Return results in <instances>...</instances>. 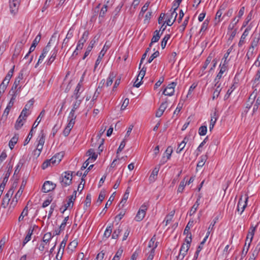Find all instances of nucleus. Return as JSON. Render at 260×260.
<instances>
[{
  "instance_id": "nucleus-1",
  "label": "nucleus",
  "mask_w": 260,
  "mask_h": 260,
  "mask_svg": "<svg viewBox=\"0 0 260 260\" xmlns=\"http://www.w3.org/2000/svg\"><path fill=\"white\" fill-rule=\"evenodd\" d=\"M256 228V226H254L253 225H251V226L250 227L249 232L247 235L245 246H246V245L247 244V241H248V239H249V243L248 244V246L246 248V252L245 253H244V250H242V253H241L242 258L243 257H245L246 256V255L249 250L251 243L252 241L253 236L254 235Z\"/></svg>"
},
{
  "instance_id": "nucleus-2",
  "label": "nucleus",
  "mask_w": 260,
  "mask_h": 260,
  "mask_svg": "<svg viewBox=\"0 0 260 260\" xmlns=\"http://www.w3.org/2000/svg\"><path fill=\"white\" fill-rule=\"evenodd\" d=\"M179 6V5L178 4H177L175 2H174L171 9V10L173 9V11L170 15L167 16L166 20V23L168 25L171 26L175 21L177 16V13H176V10L177 9Z\"/></svg>"
},
{
  "instance_id": "nucleus-3",
  "label": "nucleus",
  "mask_w": 260,
  "mask_h": 260,
  "mask_svg": "<svg viewBox=\"0 0 260 260\" xmlns=\"http://www.w3.org/2000/svg\"><path fill=\"white\" fill-rule=\"evenodd\" d=\"M148 205L146 203L143 204L139 209L136 217L135 220L137 221H140L143 219L145 215L146 212L148 209Z\"/></svg>"
},
{
  "instance_id": "nucleus-4",
  "label": "nucleus",
  "mask_w": 260,
  "mask_h": 260,
  "mask_svg": "<svg viewBox=\"0 0 260 260\" xmlns=\"http://www.w3.org/2000/svg\"><path fill=\"white\" fill-rule=\"evenodd\" d=\"M56 184L50 181H46L42 187V191L47 193L53 190L56 187Z\"/></svg>"
},
{
  "instance_id": "nucleus-5",
  "label": "nucleus",
  "mask_w": 260,
  "mask_h": 260,
  "mask_svg": "<svg viewBox=\"0 0 260 260\" xmlns=\"http://www.w3.org/2000/svg\"><path fill=\"white\" fill-rule=\"evenodd\" d=\"M146 72V68L143 67L140 71L137 78L134 83V86L136 87H139L142 84V80L143 79Z\"/></svg>"
},
{
  "instance_id": "nucleus-6",
  "label": "nucleus",
  "mask_w": 260,
  "mask_h": 260,
  "mask_svg": "<svg viewBox=\"0 0 260 260\" xmlns=\"http://www.w3.org/2000/svg\"><path fill=\"white\" fill-rule=\"evenodd\" d=\"M109 48V46L107 45L106 43L104 46L102 50L100 52L98 58L95 61V63L94 67V71H95L96 69L97 68L99 64L101 63L104 56L105 55L106 52H107Z\"/></svg>"
},
{
  "instance_id": "nucleus-7",
  "label": "nucleus",
  "mask_w": 260,
  "mask_h": 260,
  "mask_svg": "<svg viewBox=\"0 0 260 260\" xmlns=\"http://www.w3.org/2000/svg\"><path fill=\"white\" fill-rule=\"evenodd\" d=\"M13 192L14 189L13 187H11L3 198L1 206L4 208H6L8 206L9 202L10 201V197H11Z\"/></svg>"
},
{
  "instance_id": "nucleus-8",
  "label": "nucleus",
  "mask_w": 260,
  "mask_h": 260,
  "mask_svg": "<svg viewBox=\"0 0 260 260\" xmlns=\"http://www.w3.org/2000/svg\"><path fill=\"white\" fill-rule=\"evenodd\" d=\"M177 85V83L173 82L168 85L164 89L162 93L165 95L172 96L174 94V88Z\"/></svg>"
},
{
  "instance_id": "nucleus-9",
  "label": "nucleus",
  "mask_w": 260,
  "mask_h": 260,
  "mask_svg": "<svg viewBox=\"0 0 260 260\" xmlns=\"http://www.w3.org/2000/svg\"><path fill=\"white\" fill-rule=\"evenodd\" d=\"M189 247L188 246V243L187 244H183L180 248L179 253L177 256V259L182 260L187 254Z\"/></svg>"
},
{
  "instance_id": "nucleus-10",
  "label": "nucleus",
  "mask_w": 260,
  "mask_h": 260,
  "mask_svg": "<svg viewBox=\"0 0 260 260\" xmlns=\"http://www.w3.org/2000/svg\"><path fill=\"white\" fill-rule=\"evenodd\" d=\"M219 68L220 71L214 79V82H216V84L219 83V81L222 78L223 73L227 70L228 67L226 65L225 61H224V62L222 65L220 64Z\"/></svg>"
},
{
  "instance_id": "nucleus-11",
  "label": "nucleus",
  "mask_w": 260,
  "mask_h": 260,
  "mask_svg": "<svg viewBox=\"0 0 260 260\" xmlns=\"http://www.w3.org/2000/svg\"><path fill=\"white\" fill-rule=\"evenodd\" d=\"M248 200V197H245L244 200H242V197H241V198L239 199L237 205V210L238 211H241L240 214L243 212L246 207L247 206Z\"/></svg>"
},
{
  "instance_id": "nucleus-12",
  "label": "nucleus",
  "mask_w": 260,
  "mask_h": 260,
  "mask_svg": "<svg viewBox=\"0 0 260 260\" xmlns=\"http://www.w3.org/2000/svg\"><path fill=\"white\" fill-rule=\"evenodd\" d=\"M24 43L25 41L24 40H21L16 44L12 58H17L19 55Z\"/></svg>"
},
{
  "instance_id": "nucleus-13",
  "label": "nucleus",
  "mask_w": 260,
  "mask_h": 260,
  "mask_svg": "<svg viewBox=\"0 0 260 260\" xmlns=\"http://www.w3.org/2000/svg\"><path fill=\"white\" fill-rule=\"evenodd\" d=\"M60 161V159L58 158V160H56V157H52L50 159L46 160L42 165V168L44 170L46 169L48 167L52 165H55L56 164H58Z\"/></svg>"
},
{
  "instance_id": "nucleus-14",
  "label": "nucleus",
  "mask_w": 260,
  "mask_h": 260,
  "mask_svg": "<svg viewBox=\"0 0 260 260\" xmlns=\"http://www.w3.org/2000/svg\"><path fill=\"white\" fill-rule=\"evenodd\" d=\"M50 44V42H49L47 44V46L43 49V50L42 51V53H41V54L40 55V56L39 57L38 62L37 63V64L35 66V68H37L40 63H41L43 62L44 58L46 57V55L49 51Z\"/></svg>"
},
{
  "instance_id": "nucleus-15",
  "label": "nucleus",
  "mask_w": 260,
  "mask_h": 260,
  "mask_svg": "<svg viewBox=\"0 0 260 260\" xmlns=\"http://www.w3.org/2000/svg\"><path fill=\"white\" fill-rule=\"evenodd\" d=\"M20 3L19 2H17V1L10 0V9L12 14L15 15L17 13Z\"/></svg>"
},
{
  "instance_id": "nucleus-16",
  "label": "nucleus",
  "mask_w": 260,
  "mask_h": 260,
  "mask_svg": "<svg viewBox=\"0 0 260 260\" xmlns=\"http://www.w3.org/2000/svg\"><path fill=\"white\" fill-rule=\"evenodd\" d=\"M23 73L22 71H21L18 76L17 78H16L14 83L13 84V85L12 87L11 91H13V90H16L18 89L19 86H21L22 87L21 85L20 84V81L23 79Z\"/></svg>"
},
{
  "instance_id": "nucleus-17",
  "label": "nucleus",
  "mask_w": 260,
  "mask_h": 260,
  "mask_svg": "<svg viewBox=\"0 0 260 260\" xmlns=\"http://www.w3.org/2000/svg\"><path fill=\"white\" fill-rule=\"evenodd\" d=\"M251 30V27L248 26L243 32L240 41L238 43L239 47H241L245 42V40L246 37L248 35L250 30Z\"/></svg>"
},
{
  "instance_id": "nucleus-18",
  "label": "nucleus",
  "mask_w": 260,
  "mask_h": 260,
  "mask_svg": "<svg viewBox=\"0 0 260 260\" xmlns=\"http://www.w3.org/2000/svg\"><path fill=\"white\" fill-rule=\"evenodd\" d=\"M167 102L165 101L164 102H162L160 106H159V109L156 111L155 113V116L157 117H160L164 113L165 110L167 108Z\"/></svg>"
},
{
  "instance_id": "nucleus-19",
  "label": "nucleus",
  "mask_w": 260,
  "mask_h": 260,
  "mask_svg": "<svg viewBox=\"0 0 260 260\" xmlns=\"http://www.w3.org/2000/svg\"><path fill=\"white\" fill-rule=\"evenodd\" d=\"M155 251L150 248H146L144 250L145 253V260H152L155 255Z\"/></svg>"
},
{
  "instance_id": "nucleus-20",
  "label": "nucleus",
  "mask_w": 260,
  "mask_h": 260,
  "mask_svg": "<svg viewBox=\"0 0 260 260\" xmlns=\"http://www.w3.org/2000/svg\"><path fill=\"white\" fill-rule=\"evenodd\" d=\"M156 236L154 235L149 242L148 247L146 248H150V249H153L154 251H155V249L158 246V242L156 241Z\"/></svg>"
},
{
  "instance_id": "nucleus-21",
  "label": "nucleus",
  "mask_w": 260,
  "mask_h": 260,
  "mask_svg": "<svg viewBox=\"0 0 260 260\" xmlns=\"http://www.w3.org/2000/svg\"><path fill=\"white\" fill-rule=\"evenodd\" d=\"M221 83H218V84H216V83L215 82L214 86L216 87L215 90L213 92L212 100H214L216 99L219 95L220 92L221 90V88H220Z\"/></svg>"
},
{
  "instance_id": "nucleus-22",
  "label": "nucleus",
  "mask_w": 260,
  "mask_h": 260,
  "mask_svg": "<svg viewBox=\"0 0 260 260\" xmlns=\"http://www.w3.org/2000/svg\"><path fill=\"white\" fill-rule=\"evenodd\" d=\"M57 52L58 49L57 48V47H55L51 52V56L50 57V58L47 62V65L50 66L52 64V63L54 61L56 57Z\"/></svg>"
},
{
  "instance_id": "nucleus-23",
  "label": "nucleus",
  "mask_w": 260,
  "mask_h": 260,
  "mask_svg": "<svg viewBox=\"0 0 260 260\" xmlns=\"http://www.w3.org/2000/svg\"><path fill=\"white\" fill-rule=\"evenodd\" d=\"M21 90V86H19L18 89L13 90V91H11V90H10V93L12 92V94H11L12 97L10 99V102H11L12 103L14 104V102L16 100V98L17 95L20 93Z\"/></svg>"
},
{
  "instance_id": "nucleus-24",
  "label": "nucleus",
  "mask_w": 260,
  "mask_h": 260,
  "mask_svg": "<svg viewBox=\"0 0 260 260\" xmlns=\"http://www.w3.org/2000/svg\"><path fill=\"white\" fill-rule=\"evenodd\" d=\"M18 139V134H15L9 141V146L11 150H12L14 148L15 145L17 143Z\"/></svg>"
},
{
  "instance_id": "nucleus-25",
  "label": "nucleus",
  "mask_w": 260,
  "mask_h": 260,
  "mask_svg": "<svg viewBox=\"0 0 260 260\" xmlns=\"http://www.w3.org/2000/svg\"><path fill=\"white\" fill-rule=\"evenodd\" d=\"M86 155L89 156L88 159H89L90 161H94L98 157V154L95 153L94 149L92 148L87 151Z\"/></svg>"
},
{
  "instance_id": "nucleus-26",
  "label": "nucleus",
  "mask_w": 260,
  "mask_h": 260,
  "mask_svg": "<svg viewBox=\"0 0 260 260\" xmlns=\"http://www.w3.org/2000/svg\"><path fill=\"white\" fill-rule=\"evenodd\" d=\"M75 111L74 110H71L69 117H68V123H70V125L71 124H74L75 122V119L76 118V115H75Z\"/></svg>"
},
{
  "instance_id": "nucleus-27",
  "label": "nucleus",
  "mask_w": 260,
  "mask_h": 260,
  "mask_svg": "<svg viewBox=\"0 0 260 260\" xmlns=\"http://www.w3.org/2000/svg\"><path fill=\"white\" fill-rule=\"evenodd\" d=\"M82 81H80V82L77 84L74 92V95L75 96L76 100H78L79 99L80 94L81 92L80 91L81 87L82 86Z\"/></svg>"
},
{
  "instance_id": "nucleus-28",
  "label": "nucleus",
  "mask_w": 260,
  "mask_h": 260,
  "mask_svg": "<svg viewBox=\"0 0 260 260\" xmlns=\"http://www.w3.org/2000/svg\"><path fill=\"white\" fill-rule=\"evenodd\" d=\"M45 114V110H43L40 113L39 116L37 117L35 122H34V123L32 125V128H35L37 127L39 123L40 122L41 119L44 116Z\"/></svg>"
},
{
  "instance_id": "nucleus-29",
  "label": "nucleus",
  "mask_w": 260,
  "mask_h": 260,
  "mask_svg": "<svg viewBox=\"0 0 260 260\" xmlns=\"http://www.w3.org/2000/svg\"><path fill=\"white\" fill-rule=\"evenodd\" d=\"M200 197H199L198 198V199L197 200L196 202H195V203L194 204V205L192 206V207H191V209L189 211V215L190 216H191L192 215H193V214L195 213V212H196L199 205H200Z\"/></svg>"
},
{
  "instance_id": "nucleus-30",
  "label": "nucleus",
  "mask_w": 260,
  "mask_h": 260,
  "mask_svg": "<svg viewBox=\"0 0 260 260\" xmlns=\"http://www.w3.org/2000/svg\"><path fill=\"white\" fill-rule=\"evenodd\" d=\"M260 80V69L256 72V75L253 80V88L256 87L259 84Z\"/></svg>"
},
{
  "instance_id": "nucleus-31",
  "label": "nucleus",
  "mask_w": 260,
  "mask_h": 260,
  "mask_svg": "<svg viewBox=\"0 0 260 260\" xmlns=\"http://www.w3.org/2000/svg\"><path fill=\"white\" fill-rule=\"evenodd\" d=\"M14 104L12 103L11 102H9L6 108L5 109L3 114L2 115V118H5V119L7 118V116L10 112V111L11 110V108L13 107Z\"/></svg>"
},
{
  "instance_id": "nucleus-32",
  "label": "nucleus",
  "mask_w": 260,
  "mask_h": 260,
  "mask_svg": "<svg viewBox=\"0 0 260 260\" xmlns=\"http://www.w3.org/2000/svg\"><path fill=\"white\" fill-rule=\"evenodd\" d=\"M259 41V35H255L252 38V40L251 42L250 46L252 48H255L258 46Z\"/></svg>"
},
{
  "instance_id": "nucleus-33",
  "label": "nucleus",
  "mask_w": 260,
  "mask_h": 260,
  "mask_svg": "<svg viewBox=\"0 0 260 260\" xmlns=\"http://www.w3.org/2000/svg\"><path fill=\"white\" fill-rule=\"evenodd\" d=\"M15 66H13V68L9 71L5 79H4V81L6 82H8L9 84V81L13 76Z\"/></svg>"
},
{
  "instance_id": "nucleus-34",
  "label": "nucleus",
  "mask_w": 260,
  "mask_h": 260,
  "mask_svg": "<svg viewBox=\"0 0 260 260\" xmlns=\"http://www.w3.org/2000/svg\"><path fill=\"white\" fill-rule=\"evenodd\" d=\"M113 230V225H110L107 227L104 234V238L106 239L108 238L111 235L112 232Z\"/></svg>"
},
{
  "instance_id": "nucleus-35",
  "label": "nucleus",
  "mask_w": 260,
  "mask_h": 260,
  "mask_svg": "<svg viewBox=\"0 0 260 260\" xmlns=\"http://www.w3.org/2000/svg\"><path fill=\"white\" fill-rule=\"evenodd\" d=\"M193 221H189L188 222L187 224L186 225V226L184 229V232H183V234L184 235H186L187 236H188L189 235L191 234L190 232H189V230H190V228L193 226Z\"/></svg>"
},
{
  "instance_id": "nucleus-36",
  "label": "nucleus",
  "mask_w": 260,
  "mask_h": 260,
  "mask_svg": "<svg viewBox=\"0 0 260 260\" xmlns=\"http://www.w3.org/2000/svg\"><path fill=\"white\" fill-rule=\"evenodd\" d=\"M215 223V221H214L213 223H211L210 225V226H209L208 228V232L206 234V236H205V237L204 238L203 240L201 242V244H204L205 242L206 241L210 233V231L213 229V226H214V224Z\"/></svg>"
},
{
  "instance_id": "nucleus-37",
  "label": "nucleus",
  "mask_w": 260,
  "mask_h": 260,
  "mask_svg": "<svg viewBox=\"0 0 260 260\" xmlns=\"http://www.w3.org/2000/svg\"><path fill=\"white\" fill-rule=\"evenodd\" d=\"M89 31L88 30L85 31L82 37L80 38V39L78 41V42L84 44L86 42L89 36Z\"/></svg>"
},
{
  "instance_id": "nucleus-38",
  "label": "nucleus",
  "mask_w": 260,
  "mask_h": 260,
  "mask_svg": "<svg viewBox=\"0 0 260 260\" xmlns=\"http://www.w3.org/2000/svg\"><path fill=\"white\" fill-rule=\"evenodd\" d=\"M217 116H216V113H214V115L211 116L210 126H209V129L210 131H211L212 129L213 128L214 126L216 123V121L217 120Z\"/></svg>"
},
{
  "instance_id": "nucleus-39",
  "label": "nucleus",
  "mask_w": 260,
  "mask_h": 260,
  "mask_svg": "<svg viewBox=\"0 0 260 260\" xmlns=\"http://www.w3.org/2000/svg\"><path fill=\"white\" fill-rule=\"evenodd\" d=\"M122 231V229L121 228L120 225H119L117 229L114 231L112 235V238L113 239H117Z\"/></svg>"
},
{
  "instance_id": "nucleus-40",
  "label": "nucleus",
  "mask_w": 260,
  "mask_h": 260,
  "mask_svg": "<svg viewBox=\"0 0 260 260\" xmlns=\"http://www.w3.org/2000/svg\"><path fill=\"white\" fill-rule=\"evenodd\" d=\"M107 11V5H104L102 8L100 14H99V18L101 20H103L105 17V14Z\"/></svg>"
},
{
  "instance_id": "nucleus-41",
  "label": "nucleus",
  "mask_w": 260,
  "mask_h": 260,
  "mask_svg": "<svg viewBox=\"0 0 260 260\" xmlns=\"http://www.w3.org/2000/svg\"><path fill=\"white\" fill-rule=\"evenodd\" d=\"M53 236L51 233H47L44 235L42 242L47 244L49 242Z\"/></svg>"
},
{
  "instance_id": "nucleus-42",
  "label": "nucleus",
  "mask_w": 260,
  "mask_h": 260,
  "mask_svg": "<svg viewBox=\"0 0 260 260\" xmlns=\"http://www.w3.org/2000/svg\"><path fill=\"white\" fill-rule=\"evenodd\" d=\"M74 124H72L70 125V123H68L67 126L64 128V129L63 132V134L64 136L67 137L70 134L71 129H72V128L74 126Z\"/></svg>"
},
{
  "instance_id": "nucleus-43",
  "label": "nucleus",
  "mask_w": 260,
  "mask_h": 260,
  "mask_svg": "<svg viewBox=\"0 0 260 260\" xmlns=\"http://www.w3.org/2000/svg\"><path fill=\"white\" fill-rule=\"evenodd\" d=\"M105 196H106L105 190H101L99 194V198H98V199L96 202L97 203H99V205L101 204L102 202L105 199Z\"/></svg>"
},
{
  "instance_id": "nucleus-44",
  "label": "nucleus",
  "mask_w": 260,
  "mask_h": 260,
  "mask_svg": "<svg viewBox=\"0 0 260 260\" xmlns=\"http://www.w3.org/2000/svg\"><path fill=\"white\" fill-rule=\"evenodd\" d=\"M75 172H65L61 174V179H72Z\"/></svg>"
},
{
  "instance_id": "nucleus-45",
  "label": "nucleus",
  "mask_w": 260,
  "mask_h": 260,
  "mask_svg": "<svg viewBox=\"0 0 260 260\" xmlns=\"http://www.w3.org/2000/svg\"><path fill=\"white\" fill-rule=\"evenodd\" d=\"M27 214H28V207H27V206H26L23 210L22 212H21L20 215L19 216V217L18 218L19 221H21L23 220L24 217L25 216H27Z\"/></svg>"
},
{
  "instance_id": "nucleus-46",
  "label": "nucleus",
  "mask_w": 260,
  "mask_h": 260,
  "mask_svg": "<svg viewBox=\"0 0 260 260\" xmlns=\"http://www.w3.org/2000/svg\"><path fill=\"white\" fill-rule=\"evenodd\" d=\"M170 38V35L167 34L165 36L161 42V46L162 49H164L166 47L167 42Z\"/></svg>"
},
{
  "instance_id": "nucleus-47",
  "label": "nucleus",
  "mask_w": 260,
  "mask_h": 260,
  "mask_svg": "<svg viewBox=\"0 0 260 260\" xmlns=\"http://www.w3.org/2000/svg\"><path fill=\"white\" fill-rule=\"evenodd\" d=\"M38 139H39V143L38 144L43 145L45 143V134H44L43 131H42L41 132V133L40 134V135L38 137Z\"/></svg>"
},
{
  "instance_id": "nucleus-48",
  "label": "nucleus",
  "mask_w": 260,
  "mask_h": 260,
  "mask_svg": "<svg viewBox=\"0 0 260 260\" xmlns=\"http://www.w3.org/2000/svg\"><path fill=\"white\" fill-rule=\"evenodd\" d=\"M91 196L90 194H88L86 196V199L85 201V207H86L85 209H86L87 208L89 207L91 204Z\"/></svg>"
},
{
  "instance_id": "nucleus-49",
  "label": "nucleus",
  "mask_w": 260,
  "mask_h": 260,
  "mask_svg": "<svg viewBox=\"0 0 260 260\" xmlns=\"http://www.w3.org/2000/svg\"><path fill=\"white\" fill-rule=\"evenodd\" d=\"M18 197H17L15 196V197L13 198L11 202L10 203L9 209H13L14 208V207L17 205V202H18Z\"/></svg>"
},
{
  "instance_id": "nucleus-50",
  "label": "nucleus",
  "mask_w": 260,
  "mask_h": 260,
  "mask_svg": "<svg viewBox=\"0 0 260 260\" xmlns=\"http://www.w3.org/2000/svg\"><path fill=\"white\" fill-rule=\"evenodd\" d=\"M207 131V126L205 125H203L200 127L199 129V134L200 136H204L206 134Z\"/></svg>"
},
{
  "instance_id": "nucleus-51",
  "label": "nucleus",
  "mask_w": 260,
  "mask_h": 260,
  "mask_svg": "<svg viewBox=\"0 0 260 260\" xmlns=\"http://www.w3.org/2000/svg\"><path fill=\"white\" fill-rule=\"evenodd\" d=\"M114 78V75L113 73H111L107 79L106 82V86H109L112 85L113 83V79Z\"/></svg>"
},
{
  "instance_id": "nucleus-52",
  "label": "nucleus",
  "mask_w": 260,
  "mask_h": 260,
  "mask_svg": "<svg viewBox=\"0 0 260 260\" xmlns=\"http://www.w3.org/2000/svg\"><path fill=\"white\" fill-rule=\"evenodd\" d=\"M77 191L74 190L73 194L69 197V200L68 201L69 202L72 204V207H73L74 204V201L75 200L76 198Z\"/></svg>"
},
{
  "instance_id": "nucleus-53",
  "label": "nucleus",
  "mask_w": 260,
  "mask_h": 260,
  "mask_svg": "<svg viewBox=\"0 0 260 260\" xmlns=\"http://www.w3.org/2000/svg\"><path fill=\"white\" fill-rule=\"evenodd\" d=\"M33 129L34 128H31V130L30 131L29 134H28V135L27 136L26 139L25 140L24 142V145H27L29 142L30 141V139H31L32 136H33Z\"/></svg>"
},
{
  "instance_id": "nucleus-54",
  "label": "nucleus",
  "mask_w": 260,
  "mask_h": 260,
  "mask_svg": "<svg viewBox=\"0 0 260 260\" xmlns=\"http://www.w3.org/2000/svg\"><path fill=\"white\" fill-rule=\"evenodd\" d=\"M224 10V8L221 9V8L220 9L216 12V15H215V20L218 19L217 21L218 22H219L223 18H222L220 19V17L222 14V10Z\"/></svg>"
},
{
  "instance_id": "nucleus-55",
  "label": "nucleus",
  "mask_w": 260,
  "mask_h": 260,
  "mask_svg": "<svg viewBox=\"0 0 260 260\" xmlns=\"http://www.w3.org/2000/svg\"><path fill=\"white\" fill-rule=\"evenodd\" d=\"M187 185V183H185V181L184 180H182L179 185V187L178 188V190H177V191L178 192H183V189L185 187V186Z\"/></svg>"
},
{
  "instance_id": "nucleus-56",
  "label": "nucleus",
  "mask_w": 260,
  "mask_h": 260,
  "mask_svg": "<svg viewBox=\"0 0 260 260\" xmlns=\"http://www.w3.org/2000/svg\"><path fill=\"white\" fill-rule=\"evenodd\" d=\"M159 55V52L158 51H155V52H154L152 55L151 56L149 57V58L148 59V61H147V62L148 63H151L152 60L156 58L157 57H158Z\"/></svg>"
},
{
  "instance_id": "nucleus-57",
  "label": "nucleus",
  "mask_w": 260,
  "mask_h": 260,
  "mask_svg": "<svg viewBox=\"0 0 260 260\" xmlns=\"http://www.w3.org/2000/svg\"><path fill=\"white\" fill-rule=\"evenodd\" d=\"M260 105V98H257L255 103L253 106V114L255 113L257 109H258V107Z\"/></svg>"
},
{
  "instance_id": "nucleus-58",
  "label": "nucleus",
  "mask_w": 260,
  "mask_h": 260,
  "mask_svg": "<svg viewBox=\"0 0 260 260\" xmlns=\"http://www.w3.org/2000/svg\"><path fill=\"white\" fill-rule=\"evenodd\" d=\"M82 102V100L78 99L74 102L73 105L72 110L76 111L80 106Z\"/></svg>"
},
{
  "instance_id": "nucleus-59",
  "label": "nucleus",
  "mask_w": 260,
  "mask_h": 260,
  "mask_svg": "<svg viewBox=\"0 0 260 260\" xmlns=\"http://www.w3.org/2000/svg\"><path fill=\"white\" fill-rule=\"evenodd\" d=\"M172 152H173V149L171 147H168L167 148V149L165 152V154L166 156L167 159H169L170 158Z\"/></svg>"
},
{
  "instance_id": "nucleus-60",
  "label": "nucleus",
  "mask_w": 260,
  "mask_h": 260,
  "mask_svg": "<svg viewBox=\"0 0 260 260\" xmlns=\"http://www.w3.org/2000/svg\"><path fill=\"white\" fill-rule=\"evenodd\" d=\"M74 31V28L72 27H71L69 30L65 39L68 40L71 39L73 36Z\"/></svg>"
},
{
  "instance_id": "nucleus-61",
  "label": "nucleus",
  "mask_w": 260,
  "mask_h": 260,
  "mask_svg": "<svg viewBox=\"0 0 260 260\" xmlns=\"http://www.w3.org/2000/svg\"><path fill=\"white\" fill-rule=\"evenodd\" d=\"M23 123L22 122V121L20 119L17 120L16 123L15 124V128L16 130H19L21 128V127L23 126Z\"/></svg>"
},
{
  "instance_id": "nucleus-62",
  "label": "nucleus",
  "mask_w": 260,
  "mask_h": 260,
  "mask_svg": "<svg viewBox=\"0 0 260 260\" xmlns=\"http://www.w3.org/2000/svg\"><path fill=\"white\" fill-rule=\"evenodd\" d=\"M70 207L72 208V204L68 201L67 203L64 204L63 207L60 208V210L61 212L64 213L67 209L70 208Z\"/></svg>"
},
{
  "instance_id": "nucleus-63",
  "label": "nucleus",
  "mask_w": 260,
  "mask_h": 260,
  "mask_svg": "<svg viewBox=\"0 0 260 260\" xmlns=\"http://www.w3.org/2000/svg\"><path fill=\"white\" fill-rule=\"evenodd\" d=\"M41 38V35L40 34L38 35L35 39L34 40L32 43L31 45H32V46L36 47V46L38 45V44L39 43Z\"/></svg>"
},
{
  "instance_id": "nucleus-64",
  "label": "nucleus",
  "mask_w": 260,
  "mask_h": 260,
  "mask_svg": "<svg viewBox=\"0 0 260 260\" xmlns=\"http://www.w3.org/2000/svg\"><path fill=\"white\" fill-rule=\"evenodd\" d=\"M159 170V167H155L150 176V178H154L155 176H156L158 174Z\"/></svg>"
}]
</instances>
